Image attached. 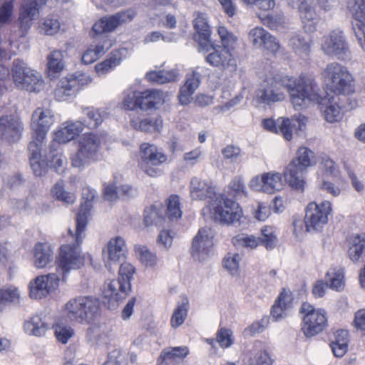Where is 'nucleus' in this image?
I'll return each instance as SVG.
<instances>
[{
  "instance_id": "20e7f679",
  "label": "nucleus",
  "mask_w": 365,
  "mask_h": 365,
  "mask_svg": "<svg viewBox=\"0 0 365 365\" xmlns=\"http://www.w3.org/2000/svg\"><path fill=\"white\" fill-rule=\"evenodd\" d=\"M322 76L336 95H350L356 90L355 79L351 71L337 61L327 64Z\"/></svg>"
},
{
  "instance_id": "a18cd8bd",
  "label": "nucleus",
  "mask_w": 365,
  "mask_h": 365,
  "mask_svg": "<svg viewBox=\"0 0 365 365\" xmlns=\"http://www.w3.org/2000/svg\"><path fill=\"white\" fill-rule=\"evenodd\" d=\"M243 215V209L240 204L237 201L233 200V199L227 197L225 225H235L237 222H240Z\"/></svg>"
},
{
  "instance_id": "473e14b6",
  "label": "nucleus",
  "mask_w": 365,
  "mask_h": 365,
  "mask_svg": "<svg viewBox=\"0 0 365 365\" xmlns=\"http://www.w3.org/2000/svg\"><path fill=\"white\" fill-rule=\"evenodd\" d=\"M42 145L37 143V141L33 140V139L29 145V150L31 153L30 164L36 175H45L48 166L46 161L41 159Z\"/></svg>"
},
{
  "instance_id": "79ce46f5",
  "label": "nucleus",
  "mask_w": 365,
  "mask_h": 365,
  "mask_svg": "<svg viewBox=\"0 0 365 365\" xmlns=\"http://www.w3.org/2000/svg\"><path fill=\"white\" fill-rule=\"evenodd\" d=\"M189 354V348L187 346H169L163 350L160 359L163 362H178L183 360Z\"/></svg>"
},
{
  "instance_id": "49530a36",
  "label": "nucleus",
  "mask_w": 365,
  "mask_h": 365,
  "mask_svg": "<svg viewBox=\"0 0 365 365\" xmlns=\"http://www.w3.org/2000/svg\"><path fill=\"white\" fill-rule=\"evenodd\" d=\"M83 113L86 116L83 121V128L87 127L90 129L98 127L102 123L105 114L101 109L94 108V107H86L83 109Z\"/></svg>"
},
{
  "instance_id": "58836bf2",
  "label": "nucleus",
  "mask_w": 365,
  "mask_h": 365,
  "mask_svg": "<svg viewBox=\"0 0 365 365\" xmlns=\"http://www.w3.org/2000/svg\"><path fill=\"white\" fill-rule=\"evenodd\" d=\"M163 213L164 207L160 202L146 207L144 210L145 225H163L165 222Z\"/></svg>"
},
{
  "instance_id": "338daca9",
  "label": "nucleus",
  "mask_w": 365,
  "mask_h": 365,
  "mask_svg": "<svg viewBox=\"0 0 365 365\" xmlns=\"http://www.w3.org/2000/svg\"><path fill=\"white\" fill-rule=\"evenodd\" d=\"M260 243H263L267 249H272L276 243V234L273 227L265 226L262 229Z\"/></svg>"
},
{
  "instance_id": "393cba45",
  "label": "nucleus",
  "mask_w": 365,
  "mask_h": 365,
  "mask_svg": "<svg viewBox=\"0 0 365 365\" xmlns=\"http://www.w3.org/2000/svg\"><path fill=\"white\" fill-rule=\"evenodd\" d=\"M227 197L224 195H216L213 200L202 208V215H208L214 221L225 225L226 221V205Z\"/></svg>"
},
{
  "instance_id": "a19ab883",
  "label": "nucleus",
  "mask_w": 365,
  "mask_h": 365,
  "mask_svg": "<svg viewBox=\"0 0 365 365\" xmlns=\"http://www.w3.org/2000/svg\"><path fill=\"white\" fill-rule=\"evenodd\" d=\"M71 165L78 170L85 169L89 165L86 147L82 136L78 140L76 150L70 155Z\"/></svg>"
},
{
  "instance_id": "c756f323",
  "label": "nucleus",
  "mask_w": 365,
  "mask_h": 365,
  "mask_svg": "<svg viewBox=\"0 0 365 365\" xmlns=\"http://www.w3.org/2000/svg\"><path fill=\"white\" fill-rule=\"evenodd\" d=\"M32 254L34 267L42 269L52 262L54 250L47 242H37L33 247Z\"/></svg>"
},
{
  "instance_id": "a878e982",
  "label": "nucleus",
  "mask_w": 365,
  "mask_h": 365,
  "mask_svg": "<svg viewBox=\"0 0 365 365\" xmlns=\"http://www.w3.org/2000/svg\"><path fill=\"white\" fill-rule=\"evenodd\" d=\"M24 130L23 123L18 116L1 117V139L9 142L18 141Z\"/></svg>"
},
{
  "instance_id": "4468645a",
  "label": "nucleus",
  "mask_w": 365,
  "mask_h": 365,
  "mask_svg": "<svg viewBox=\"0 0 365 365\" xmlns=\"http://www.w3.org/2000/svg\"><path fill=\"white\" fill-rule=\"evenodd\" d=\"M249 186L254 191L274 193L283 189L284 182L282 174L280 173L267 171L252 177L249 181Z\"/></svg>"
},
{
  "instance_id": "0eeeda50",
  "label": "nucleus",
  "mask_w": 365,
  "mask_h": 365,
  "mask_svg": "<svg viewBox=\"0 0 365 365\" xmlns=\"http://www.w3.org/2000/svg\"><path fill=\"white\" fill-rule=\"evenodd\" d=\"M300 313L301 331L306 337L315 336L328 326V314L324 308H316L309 302H303L300 307Z\"/></svg>"
},
{
  "instance_id": "a211bd4d",
  "label": "nucleus",
  "mask_w": 365,
  "mask_h": 365,
  "mask_svg": "<svg viewBox=\"0 0 365 365\" xmlns=\"http://www.w3.org/2000/svg\"><path fill=\"white\" fill-rule=\"evenodd\" d=\"M215 232L210 227L199 229L192 240V255L197 260H204L213 247Z\"/></svg>"
},
{
  "instance_id": "dca6fc26",
  "label": "nucleus",
  "mask_w": 365,
  "mask_h": 365,
  "mask_svg": "<svg viewBox=\"0 0 365 365\" xmlns=\"http://www.w3.org/2000/svg\"><path fill=\"white\" fill-rule=\"evenodd\" d=\"M59 284V276L56 272L40 274L29 284V296L32 299H42L52 291L56 290Z\"/></svg>"
},
{
  "instance_id": "603ef678",
  "label": "nucleus",
  "mask_w": 365,
  "mask_h": 365,
  "mask_svg": "<svg viewBox=\"0 0 365 365\" xmlns=\"http://www.w3.org/2000/svg\"><path fill=\"white\" fill-rule=\"evenodd\" d=\"M259 237L254 235L238 234L232 237V243L237 247H245L246 249H255L260 245Z\"/></svg>"
},
{
  "instance_id": "1a4fd4ad",
  "label": "nucleus",
  "mask_w": 365,
  "mask_h": 365,
  "mask_svg": "<svg viewBox=\"0 0 365 365\" xmlns=\"http://www.w3.org/2000/svg\"><path fill=\"white\" fill-rule=\"evenodd\" d=\"M168 160V156L163 149L154 144L143 143L140 147L139 166L146 175L157 177L161 170L157 168Z\"/></svg>"
},
{
  "instance_id": "39448f33",
  "label": "nucleus",
  "mask_w": 365,
  "mask_h": 365,
  "mask_svg": "<svg viewBox=\"0 0 365 365\" xmlns=\"http://www.w3.org/2000/svg\"><path fill=\"white\" fill-rule=\"evenodd\" d=\"M99 307L98 300L93 297H76L65 304L63 315L70 322L88 324L94 320Z\"/></svg>"
},
{
  "instance_id": "412c9836",
  "label": "nucleus",
  "mask_w": 365,
  "mask_h": 365,
  "mask_svg": "<svg viewBox=\"0 0 365 365\" xmlns=\"http://www.w3.org/2000/svg\"><path fill=\"white\" fill-rule=\"evenodd\" d=\"M127 253L128 247L125 239L121 236L113 237L103 250L106 267H110L112 262H120L123 259H125Z\"/></svg>"
},
{
  "instance_id": "c9c22d12",
  "label": "nucleus",
  "mask_w": 365,
  "mask_h": 365,
  "mask_svg": "<svg viewBox=\"0 0 365 365\" xmlns=\"http://www.w3.org/2000/svg\"><path fill=\"white\" fill-rule=\"evenodd\" d=\"M48 329V324L39 314L29 317L23 324L24 332L34 336H43Z\"/></svg>"
},
{
  "instance_id": "f03ea898",
  "label": "nucleus",
  "mask_w": 365,
  "mask_h": 365,
  "mask_svg": "<svg viewBox=\"0 0 365 365\" xmlns=\"http://www.w3.org/2000/svg\"><path fill=\"white\" fill-rule=\"evenodd\" d=\"M135 16V11L128 9L118 11L116 14L110 15V16L102 17L96 21L92 29V35L93 37L96 36V39L94 43L90 45L83 52L81 58L82 62L86 65H89L104 55L105 52L112 46L107 32L113 31L118 26L131 21Z\"/></svg>"
},
{
  "instance_id": "2f4dec72",
  "label": "nucleus",
  "mask_w": 365,
  "mask_h": 365,
  "mask_svg": "<svg viewBox=\"0 0 365 365\" xmlns=\"http://www.w3.org/2000/svg\"><path fill=\"white\" fill-rule=\"evenodd\" d=\"M139 108L141 110L156 109L165 102V94L158 89L140 91Z\"/></svg>"
},
{
  "instance_id": "9b49d317",
  "label": "nucleus",
  "mask_w": 365,
  "mask_h": 365,
  "mask_svg": "<svg viewBox=\"0 0 365 365\" xmlns=\"http://www.w3.org/2000/svg\"><path fill=\"white\" fill-rule=\"evenodd\" d=\"M332 212L330 201H322L319 204L312 201L306 208L305 227L307 231L320 230L329 221V216Z\"/></svg>"
},
{
  "instance_id": "680f3d73",
  "label": "nucleus",
  "mask_w": 365,
  "mask_h": 365,
  "mask_svg": "<svg viewBox=\"0 0 365 365\" xmlns=\"http://www.w3.org/2000/svg\"><path fill=\"white\" fill-rule=\"evenodd\" d=\"M265 36L266 29H263V27H254L250 29L248 32L249 41L255 48H264Z\"/></svg>"
},
{
  "instance_id": "6e6552de",
  "label": "nucleus",
  "mask_w": 365,
  "mask_h": 365,
  "mask_svg": "<svg viewBox=\"0 0 365 365\" xmlns=\"http://www.w3.org/2000/svg\"><path fill=\"white\" fill-rule=\"evenodd\" d=\"M11 76L16 87L30 92H39L44 88V81L39 71L31 68L21 59H15Z\"/></svg>"
},
{
  "instance_id": "f8f14e48",
  "label": "nucleus",
  "mask_w": 365,
  "mask_h": 365,
  "mask_svg": "<svg viewBox=\"0 0 365 365\" xmlns=\"http://www.w3.org/2000/svg\"><path fill=\"white\" fill-rule=\"evenodd\" d=\"M307 118L303 115L299 114L292 118H285V117H281L273 120V119H264L262 125L265 129L269 131L276 132L277 133H281L284 139L291 140L293 137V131L295 130L304 129Z\"/></svg>"
},
{
  "instance_id": "bf43d9fd",
  "label": "nucleus",
  "mask_w": 365,
  "mask_h": 365,
  "mask_svg": "<svg viewBox=\"0 0 365 365\" xmlns=\"http://www.w3.org/2000/svg\"><path fill=\"white\" fill-rule=\"evenodd\" d=\"M182 215L179 196L171 195L167 200V216L170 220H175L179 219Z\"/></svg>"
},
{
  "instance_id": "37998d69",
  "label": "nucleus",
  "mask_w": 365,
  "mask_h": 365,
  "mask_svg": "<svg viewBox=\"0 0 365 365\" xmlns=\"http://www.w3.org/2000/svg\"><path fill=\"white\" fill-rule=\"evenodd\" d=\"M349 332L346 330H337L334 334V340L331 344V351L337 357H341L348 351Z\"/></svg>"
},
{
  "instance_id": "864d4df0",
  "label": "nucleus",
  "mask_w": 365,
  "mask_h": 365,
  "mask_svg": "<svg viewBox=\"0 0 365 365\" xmlns=\"http://www.w3.org/2000/svg\"><path fill=\"white\" fill-rule=\"evenodd\" d=\"M188 309L187 300L177 305L170 317V324L174 329L180 327L184 323L187 316Z\"/></svg>"
},
{
  "instance_id": "de8ad7c7",
  "label": "nucleus",
  "mask_w": 365,
  "mask_h": 365,
  "mask_svg": "<svg viewBox=\"0 0 365 365\" xmlns=\"http://www.w3.org/2000/svg\"><path fill=\"white\" fill-rule=\"evenodd\" d=\"M178 76L175 69L171 71H151L146 74V78L156 83H166V82L175 81Z\"/></svg>"
},
{
  "instance_id": "423d86ee",
  "label": "nucleus",
  "mask_w": 365,
  "mask_h": 365,
  "mask_svg": "<svg viewBox=\"0 0 365 365\" xmlns=\"http://www.w3.org/2000/svg\"><path fill=\"white\" fill-rule=\"evenodd\" d=\"M74 238L75 244L62 245L60 247L56 259V274L59 276V282L61 280H64L66 275L70 271L81 269L86 260H93L91 255L83 254L81 252V242H78L76 240V227Z\"/></svg>"
},
{
  "instance_id": "f3484780",
  "label": "nucleus",
  "mask_w": 365,
  "mask_h": 365,
  "mask_svg": "<svg viewBox=\"0 0 365 365\" xmlns=\"http://www.w3.org/2000/svg\"><path fill=\"white\" fill-rule=\"evenodd\" d=\"M96 195L97 192L94 189L91 187H83L82 190L83 202L81 205L76 217V240L78 242H82L85 236L84 230L87 225L88 217L93 208L92 202Z\"/></svg>"
},
{
  "instance_id": "cd10ccee",
  "label": "nucleus",
  "mask_w": 365,
  "mask_h": 365,
  "mask_svg": "<svg viewBox=\"0 0 365 365\" xmlns=\"http://www.w3.org/2000/svg\"><path fill=\"white\" fill-rule=\"evenodd\" d=\"M200 73L197 71H192L187 74L185 82L180 88L178 95L179 102L181 105H188L192 101L195 90L200 86Z\"/></svg>"
},
{
  "instance_id": "4d7b16f0",
  "label": "nucleus",
  "mask_w": 365,
  "mask_h": 365,
  "mask_svg": "<svg viewBox=\"0 0 365 365\" xmlns=\"http://www.w3.org/2000/svg\"><path fill=\"white\" fill-rule=\"evenodd\" d=\"M328 287L334 290L341 291L344 289V272L341 269H334L327 272Z\"/></svg>"
},
{
  "instance_id": "2eb2a0df",
  "label": "nucleus",
  "mask_w": 365,
  "mask_h": 365,
  "mask_svg": "<svg viewBox=\"0 0 365 365\" xmlns=\"http://www.w3.org/2000/svg\"><path fill=\"white\" fill-rule=\"evenodd\" d=\"M347 8L352 17V31L365 51V0H349Z\"/></svg>"
},
{
  "instance_id": "bb28decb",
  "label": "nucleus",
  "mask_w": 365,
  "mask_h": 365,
  "mask_svg": "<svg viewBox=\"0 0 365 365\" xmlns=\"http://www.w3.org/2000/svg\"><path fill=\"white\" fill-rule=\"evenodd\" d=\"M245 361L248 365H272L269 354L259 341L255 342L246 351Z\"/></svg>"
},
{
  "instance_id": "6ab92c4d",
  "label": "nucleus",
  "mask_w": 365,
  "mask_h": 365,
  "mask_svg": "<svg viewBox=\"0 0 365 365\" xmlns=\"http://www.w3.org/2000/svg\"><path fill=\"white\" fill-rule=\"evenodd\" d=\"M292 6H297L302 27L307 32H313L317 28L319 17L315 10L313 0H287Z\"/></svg>"
},
{
  "instance_id": "5fc2aeb1",
  "label": "nucleus",
  "mask_w": 365,
  "mask_h": 365,
  "mask_svg": "<svg viewBox=\"0 0 365 365\" xmlns=\"http://www.w3.org/2000/svg\"><path fill=\"white\" fill-rule=\"evenodd\" d=\"M135 252L140 261L145 267H155L157 264L158 257L155 254L150 252L148 247L143 245H135Z\"/></svg>"
},
{
  "instance_id": "69168bd1",
  "label": "nucleus",
  "mask_w": 365,
  "mask_h": 365,
  "mask_svg": "<svg viewBox=\"0 0 365 365\" xmlns=\"http://www.w3.org/2000/svg\"><path fill=\"white\" fill-rule=\"evenodd\" d=\"M216 341L223 349L231 346L234 343L233 331L227 328H220L216 333Z\"/></svg>"
},
{
  "instance_id": "c85d7f7f",
  "label": "nucleus",
  "mask_w": 365,
  "mask_h": 365,
  "mask_svg": "<svg viewBox=\"0 0 365 365\" xmlns=\"http://www.w3.org/2000/svg\"><path fill=\"white\" fill-rule=\"evenodd\" d=\"M48 0H28L21 9L19 20L24 27H30L31 21L38 17L41 8L47 4Z\"/></svg>"
},
{
  "instance_id": "7ed1b4c3",
  "label": "nucleus",
  "mask_w": 365,
  "mask_h": 365,
  "mask_svg": "<svg viewBox=\"0 0 365 365\" xmlns=\"http://www.w3.org/2000/svg\"><path fill=\"white\" fill-rule=\"evenodd\" d=\"M316 163L314 151L307 147H300L295 158L289 162L283 172L289 185L299 191H303L306 185L304 173L308 167L316 165Z\"/></svg>"
},
{
  "instance_id": "0e129e2a",
  "label": "nucleus",
  "mask_w": 365,
  "mask_h": 365,
  "mask_svg": "<svg viewBox=\"0 0 365 365\" xmlns=\"http://www.w3.org/2000/svg\"><path fill=\"white\" fill-rule=\"evenodd\" d=\"M324 114L327 121L334 122L341 118V110L337 101L332 98L324 110Z\"/></svg>"
},
{
  "instance_id": "3c124183",
  "label": "nucleus",
  "mask_w": 365,
  "mask_h": 365,
  "mask_svg": "<svg viewBox=\"0 0 365 365\" xmlns=\"http://www.w3.org/2000/svg\"><path fill=\"white\" fill-rule=\"evenodd\" d=\"M135 272V267L133 266L130 262H123V264H121L119 269V274L125 295L128 294L131 289L130 280Z\"/></svg>"
},
{
  "instance_id": "13d9d810",
  "label": "nucleus",
  "mask_w": 365,
  "mask_h": 365,
  "mask_svg": "<svg viewBox=\"0 0 365 365\" xmlns=\"http://www.w3.org/2000/svg\"><path fill=\"white\" fill-rule=\"evenodd\" d=\"M242 256L237 252H228L224 257L223 266L231 274L237 275L240 271Z\"/></svg>"
},
{
  "instance_id": "f257e3e1",
  "label": "nucleus",
  "mask_w": 365,
  "mask_h": 365,
  "mask_svg": "<svg viewBox=\"0 0 365 365\" xmlns=\"http://www.w3.org/2000/svg\"><path fill=\"white\" fill-rule=\"evenodd\" d=\"M288 92L289 101L296 110L304 109L322 100L319 88L312 74L302 73L299 76L275 75L266 79L256 91L254 99L257 103L271 105L283 101Z\"/></svg>"
},
{
  "instance_id": "052dcab7",
  "label": "nucleus",
  "mask_w": 365,
  "mask_h": 365,
  "mask_svg": "<svg viewBox=\"0 0 365 365\" xmlns=\"http://www.w3.org/2000/svg\"><path fill=\"white\" fill-rule=\"evenodd\" d=\"M19 301L20 293L16 287L5 286L1 288V305L19 303Z\"/></svg>"
},
{
  "instance_id": "4c0bfd02",
  "label": "nucleus",
  "mask_w": 365,
  "mask_h": 365,
  "mask_svg": "<svg viewBox=\"0 0 365 365\" xmlns=\"http://www.w3.org/2000/svg\"><path fill=\"white\" fill-rule=\"evenodd\" d=\"M130 124L136 130L144 132H159L163 125L160 116L148 117L144 119L132 118Z\"/></svg>"
},
{
  "instance_id": "f704fd0d",
  "label": "nucleus",
  "mask_w": 365,
  "mask_h": 365,
  "mask_svg": "<svg viewBox=\"0 0 365 365\" xmlns=\"http://www.w3.org/2000/svg\"><path fill=\"white\" fill-rule=\"evenodd\" d=\"M66 51L53 49L47 55V74L48 77L55 78L65 68Z\"/></svg>"
},
{
  "instance_id": "c03bdc74",
  "label": "nucleus",
  "mask_w": 365,
  "mask_h": 365,
  "mask_svg": "<svg viewBox=\"0 0 365 365\" xmlns=\"http://www.w3.org/2000/svg\"><path fill=\"white\" fill-rule=\"evenodd\" d=\"M126 52L125 49H119L111 53V54L105 61L98 63L95 66V69L98 75H103L110 71L115 66L119 65L123 59V53Z\"/></svg>"
},
{
  "instance_id": "aec40b11",
  "label": "nucleus",
  "mask_w": 365,
  "mask_h": 365,
  "mask_svg": "<svg viewBox=\"0 0 365 365\" xmlns=\"http://www.w3.org/2000/svg\"><path fill=\"white\" fill-rule=\"evenodd\" d=\"M206 61L213 67L219 68L222 70L236 69L237 64V60L231 52L230 49H226L224 45L212 46V51L206 57Z\"/></svg>"
},
{
  "instance_id": "e433bc0d",
  "label": "nucleus",
  "mask_w": 365,
  "mask_h": 365,
  "mask_svg": "<svg viewBox=\"0 0 365 365\" xmlns=\"http://www.w3.org/2000/svg\"><path fill=\"white\" fill-rule=\"evenodd\" d=\"M347 255L353 262H359L360 259L365 255V234H359L350 237Z\"/></svg>"
},
{
  "instance_id": "8fccbe9b",
  "label": "nucleus",
  "mask_w": 365,
  "mask_h": 365,
  "mask_svg": "<svg viewBox=\"0 0 365 365\" xmlns=\"http://www.w3.org/2000/svg\"><path fill=\"white\" fill-rule=\"evenodd\" d=\"M104 296L110 300L119 301L125 297V292L123 289V284L120 279V274L118 279L111 280L108 283L104 291Z\"/></svg>"
},
{
  "instance_id": "72a5a7b5",
  "label": "nucleus",
  "mask_w": 365,
  "mask_h": 365,
  "mask_svg": "<svg viewBox=\"0 0 365 365\" xmlns=\"http://www.w3.org/2000/svg\"><path fill=\"white\" fill-rule=\"evenodd\" d=\"M75 82L73 74L61 77L54 90L56 99L58 101H66L75 96Z\"/></svg>"
},
{
  "instance_id": "7c9ffc66",
  "label": "nucleus",
  "mask_w": 365,
  "mask_h": 365,
  "mask_svg": "<svg viewBox=\"0 0 365 365\" xmlns=\"http://www.w3.org/2000/svg\"><path fill=\"white\" fill-rule=\"evenodd\" d=\"M194 27L197 32V41L200 46L206 49L210 44L212 34L207 15L203 13H197L194 20Z\"/></svg>"
},
{
  "instance_id": "b1692460",
  "label": "nucleus",
  "mask_w": 365,
  "mask_h": 365,
  "mask_svg": "<svg viewBox=\"0 0 365 365\" xmlns=\"http://www.w3.org/2000/svg\"><path fill=\"white\" fill-rule=\"evenodd\" d=\"M84 129V123L81 120H68L54 132V138L51 142V148L57 143H67L75 139Z\"/></svg>"
},
{
  "instance_id": "ea45409f",
  "label": "nucleus",
  "mask_w": 365,
  "mask_h": 365,
  "mask_svg": "<svg viewBox=\"0 0 365 365\" xmlns=\"http://www.w3.org/2000/svg\"><path fill=\"white\" fill-rule=\"evenodd\" d=\"M288 46L299 57L307 58L310 54L311 44L302 35H293L288 41Z\"/></svg>"
},
{
  "instance_id": "5701e85b",
  "label": "nucleus",
  "mask_w": 365,
  "mask_h": 365,
  "mask_svg": "<svg viewBox=\"0 0 365 365\" xmlns=\"http://www.w3.org/2000/svg\"><path fill=\"white\" fill-rule=\"evenodd\" d=\"M82 138L90 165L102 157V148L106 141V136L105 134L89 131L82 135Z\"/></svg>"
},
{
  "instance_id": "4be33fe9",
  "label": "nucleus",
  "mask_w": 365,
  "mask_h": 365,
  "mask_svg": "<svg viewBox=\"0 0 365 365\" xmlns=\"http://www.w3.org/2000/svg\"><path fill=\"white\" fill-rule=\"evenodd\" d=\"M190 197L198 201H207V205L216 195V186L212 181L193 177L190 182Z\"/></svg>"
},
{
  "instance_id": "e2e57ef3",
  "label": "nucleus",
  "mask_w": 365,
  "mask_h": 365,
  "mask_svg": "<svg viewBox=\"0 0 365 365\" xmlns=\"http://www.w3.org/2000/svg\"><path fill=\"white\" fill-rule=\"evenodd\" d=\"M140 91L133 89H127L123 92V104L125 108L130 110L139 108Z\"/></svg>"
},
{
  "instance_id": "6e6d98bb",
  "label": "nucleus",
  "mask_w": 365,
  "mask_h": 365,
  "mask_svg": "<svg viewBox=\"0 0 365 365\" xmlns=\"http://www.w3.org/2000/svg\"><path fill=\"white\" fill-rule=\"evenodd\" d=\"M51 194L56 200L64 202V203H73L76 196L73 192L66 190L62 181H58L51 189Z\"/></svg>"
},
{
  "instance_id": "9d476101",
  "label": "nucleus",
  "mask_w": 365,
  "mask_h": 365,
  "mask_svg": "<svg viewBox=\"0 0 365 365\" xmlns=\"http://www.w3.org/2000/svg\"><path fill=\"white\" fill-rule=\"evenodd\" d=\"M55 122V114L47 107H37L31 118L32 139L43 145L46 136Z\"/></svg>"
},
{
  "instance_id": "09e8293b",
  "label": "nucleus",
  "mask_w": 365,
  "mask_h": 365,
  "mask_svg": "<svg viewBox=\"0 0 365 365\" xmlns=\"http://www.w3.org/2000/svg\"><path fill=\"white\" fill-rule=\"evenodd\" d=\"M217 32L220 36V42L225 49H230L232 53L238 41L237 35L233 31H229L224 25H219L217 27Z\"/></svg>"
},
{
  "instance_id": "774afa93",
  "label": "nucleus",
  "mask_w": 365,
  "mask_h": 365,
  "mask_svg": "<svg viewBox=\"0 0 365 365\" xmlns=\"http://www.w3.org/2000/svg\"><path fill=\"white\" fill-rule=\"evenodd\" d=\"M75 334L72 327L64 326V324H58L55 327V335L59 342L68 343Z\"/></svg>"
},
{
  "instance_id": "ddd939ff",
  "label": "nucleus",
  "mask_w": 365,
  "mask_h": 365,
  "mask_svg": "<svg viewBox=\"0 0 365 365\" xmlns=\"http://www.w3.org/2000/svg\"><path fill=\"white\" fill-rule=\"evenodd\" d=\"M321 50L329 57H336L344 59L349 53V44L343 31H331L328 35L323 36L321 41Z\"/></svg>"
}]
</instances>
